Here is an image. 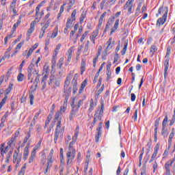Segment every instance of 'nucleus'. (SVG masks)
<instances>
[{"label": "nucleus", "instance_id": "49530a36", "mask_svg": "<svg viewBox=\"0 0 175 175\" xmlns=\"http://www.w3.org/2000/svg\"><path fill=\"white\" fill-rule=\"evenodd\" d=\"M72 25H73V21H72V19L68 18V19L67 20L66 23V27L67 28H70V27H72Z\"/></svg>", "mask_w": 175, "mask_h": 175}, {"label": "nucleus", "instance_id": "774afa93", "mask_svg": "<svg viewBox=\"0 0 175 175\" xmlns=\"http://www.w3.org/2000/svg\"><path fill=\"white\" fill-rule=\"evenodd\" d=\"M114 43V42L113 43H110V42H107V46L106 48L107 50L109 51L111 50V49H113V44Z\"/></svg>", "mask_w": 175, "mask_h": 175}, {"label": "nucleus", "instance_id": "c756f323", "mask_svg": "<svg viewBox=\"0 0 175 175\" xmlns=\"http://www.w3.org/2000/svg\"><path fill=\"white\" fill-rule=\"evenodd\" d=\"M36 77L34 80L33 84H35V88H38V84H39V83H40V75L38 74L37 75H36Z\"/></svg>", "mask_w": 175, "mask_h": 175}, {"label": "nucleus", "instance_id": "b1692460", "mask_svg": "<svg viewBox=\"0 0 175 175\" xmlns=\"http://www.w3.org/2000/svg\"><path fill=\"white\" fill-rule=\"evenodd\" d=\"M85 60L84 59H83L81 60V67H80V69H81V75H83V73H84V72H85Z\"/></svg>", "mask_w": 175, "mask_h": 175}, {"label": "nucleus", "instance_id": "1a4fd4ad", "mask_svg": "<svg viewBox=\"0 0 175 175\" xmlns=\"http://www.w3.org/2000/svg\"><path fill=\"white\" fill-rule=\"evenodd\" d=\"M102 122L98 123V127L96 130V135H95V142L96 143H99V139L102 137Z\"/></svg>", "mask_w": 175, "mask_h": 175}, {"label": "nucleus", "instance_id": "864d4df0", "mask_svg": "<svg viewBox=\"0 0 175 175\" xmlns=\"http://www.w3.org/2000/svg\"><path fill=\"white\" fill-rule=\"evenodd\" d=\"M77 11L76 10H74L71 14V21H75L76 20V13Z\"/></svg>", "mask_w": 175, "mask_h": 175}, {"label": "nucleus", "instance_id": "79ce46f5", "mask_svg": "<svg viewBox=\"0 0 175 175\" xmlns=\"http://www.w3.org/2000/svg\"><path fill=\"white\" fill-rule=\"evenodd\" d=\"M55 81V76L54 75L51 76L48 81L49 85H51V84H53V83H54Z\"/></svg>", "mask_w": 175, "mask_h": 175}, {"label": "nucleus", "instance_id": "aec40b11", "mask_svg": "<svg viewBox=\"0 0 175 175\" xmlns=\"http://www.w3.org/2000/svg\"><path fill=\"white\" fill-rule=\"evenodd\" d=\"M119 24H120V19H117L114 23L113 27L111 30V33H110L111 35H113V33H114V32H116V31L118 29Z\"/></svg>", "mask_w": 175, "mask_h": 175}, {"label": "nucleus", "instance_id": "393cba45", "mask_svg": "<svg viewBox=\"0 0 175 175\" xmlns=\"http://www.w3.org/2000/svg\"><path fill=\"white\" fill-rule=\"evenodd\" d=\"M51 23V20L49 19L46 21V23L41 28L42 32H46V29L50 27V24Z\"/></svg>", "mask_w": 175, "mask_h": 175}, {"label": "nucleus", "instance_id": "2eb2a0df", "mask_svg": "<svg viewBox=\"0 0 175 175\" xmlns=\"http://www.w3.org/2000/svg\"><path fill=\"white\" fill-rule=\"evenodd\" d=\"M36 158V149H33L31 151V155L29 158V163H32L33 161H35V159Z\"/></svg>", "mask_w": 175, "mask_h": 175}, {"label": "nucleus", "instance_id": "4be33fe9", "mask_svg": "<svg viewBox=\"0 0 175 175\" xmlns=\"http://www.w3.org/2000/svg\"><path fill=\"white\" fill-rule=\"evenodd\" d=\"M99 27L97 26V29H95L90 36V39H96V36L99 35Z\"/></svg>", "mask_w": 175, "mask_h": 175}, {"label": "nucleus", "instance_id": "72a5a7b5", "mask_svg": "<svg viewBox=\"0 0 175 175\" xmlns=\"http://www.w3.org/2000/svg\"><path fill=\"white\" fill-rule=\"evenodd\" d=\"M6 100H8V95H6L0 102V111L2 109V107H3V105L6 103Z\"/></svg>", "mask_w": 175, "mask_h": 175}, {"label": "nucleus", "instance_id": "423d86ee", "mask_svg": "<svg viewBox=\"0 0 175 175\" xmlns=\"http://www.w3.org/2000/svg\"><path fill=\"white\" fill-rule=\"evenodd\" d=\"M79 133H80V126H77V127L75 129L74 136L72 137V141L69 144L68 150H70V148H75L73 147V145L75 144V142L77 141V137L79 136Z\"/></svg>", "mask_w": 175, "mask_h": 175}, {"label": "nucleus", "instance_id": "603ef678", "mask_svg": "<svg viewBox=\"0 0 175 175\" xmlns=\"http://www.w3.org/2000/svg\"><path fill=\"white\" fill-rule=\"evenodd\" d=\"M63 95H64V96H65L64 104V105H68V100H69V95L70 94H66V93H64Z\"/></svg>", "mask_w": 175, "mask_h": 175}, {"label": "nucleus", "instance_id": "c03bdc74", "mask_svg": "<svg viewBox=\"0 0 175 175\" xmlns=\"http://www.w3.org/2000/svg\"><path fill=\"white\" fill-rule=\"evenodd\" d=\"M104 110H105V105L103 104V102H101V107H100L98 116H100L101 117H103Z\"/></svg>", "mask_w": 175, "mask_h": 175}, {"label": "nucleus", "instance_id": "5701e85b", "mask_svg": "<svg viewBox=\"0 0 175 175\" xmlns=\"http://www.w3.org/2000/svg\"><path fill=\"white\" fill-rule=\"evenodd\" d=\"M72 53H73V49L72 48H70L68 50V52H67V55H68L67 61H68V62H70V61H72V57H73Z\"/></svg>", "mask_w": 175, "mask_h": 175}, {"label": "nucleus", "instance_id": "13d9d810", "mask_svg": "<svg viewBox=\"0 0 175 175\" xmlns=\"http://www.w3.org/2000/svg\"><path fill=\"white\" fill-rule=\"evenodd\" d=\"M42 113V110H39L34 116L33 118V122L35 123V121H36V119L39 117V116H40V113Z\"/></svg>", "mask_w": 175, "mask_h": 175}, {"label": "nucleus", "instance_id": "052dcab7", "mask_svg": "<svg viewBox=\"0 0 175 175\" xmlns=\"http://www.w3.org/2000/svg\"><path fill=\"white\" fill-rule=\"evenodd\" d=\"M132 2H133V1L132 0H128L126 3V5L124 7V9H126L129 6H131V5H132Z\"/></svg>", "mask_w": 175, "mask_h": 175}, {"label": "nucleus", "instance_id": "c9c22d12", "mask_svg": "<svg viewBox=\"0 0 175 175\" xmlns=\"http://www.w3.org/2000/svg\"><path fill=\"white\" fill-rule=\"evenodd\" d=\"M161 147V144L158 142L156 146H154V150L153 154L158 155V151H159V148Z\"/></svg>", "mask_w": 175, "mask_h": 175}, {"label": "nucleus", "instance_id": "dca6fc26", "mask_svg": "<svg viewBox=\"0 0 175 175\" xmlns=\"http://www.w3.org/2000/svg\"><path fill=\"white\" fill-rule=\"evenodd\" d=\"M20 153V146H18L16 150H14V154H13V163H16L17 162V159L18 158V154Z\"/></svg>", "mask_w": 175, "mask_h": 175}, {"label": "nucleus", "instance_id": "ddd939ff", "mask_svg": "<svg viewBox=\"0 0 175 175\" xmlns=\"http://www.w3.org/2000/svg\"><path fill=\"white\" fill-rule=\"evenodd\" d=\"M167 58L165 59V64H164V79H166L167 77V70L169 69V60L170 59V57H165Z\"/></svg>", "mask_w": 175, "mask_h": 175}, {"label": "nucleus", "instance_id": "0eeeda50", "mask_svg": "<svg viewBox=\"0 0 175 175\" xmlns=\"http://www.w3.org/2000/svg\"><path fill=\"white\" fill-rule=\"evenodd\" d=\"M175 162V158H172V159H170L167 161V162L165 163L164 167L166 170V173L163 175H170V167L173 166V163Z\"/></svg>", "mask_w": 175, "mask_h": 175}, {"label": "nucleus", "instance_id": "338daca9", "mask_svg": "<svg viewBox=\"0 0 175 175\" xmlns=\"http://www.w3.org/2000/svg\"><path fill=\"white\" fill-rule=\"evenodd\" d=\"M98 77H99V71L97 72L94 76V80H93V83L94 84H95V83H96V81H98Z\"/></svg>", "mask_w": 175, "mask_h": 175}, {"label": "nucleus", "instance_id": "5fc2aeb1", "mask_svg": "<svg viewBox=\"0 0 175 175\" xmlns=\"http://www.w3.org/2000/svg\"><path fill=\"white\" fill-rule=\"evenodd\" d=\"M157 51H158V47H157V46L155 45H152L150 47V53H152L154 54V53H157Z\"/></svg>", "mask_w": 175, "mask_h": 175}, {"label": "nucleus", "instance_id": "f704fd0d", "mask_svg": "<svg viewBox=\"0 0 175 175\" xmlns=\"http://www.w3.org/2000/svg\"><path fill=\"white\" fill-rule=\"evenodd\" d=\"M126 49H128V40L124 41V46L122 51V55H125V53H126Z\"/></svg>", "mask_w": 175, "mask_h": 175}, {"label": "nucleus", "instance_id": "cd10ccee", "mask_svg": "<svg viewBox=\"0 0 175 175\" xmlns=\"http://www.w3.org/2000/svg\"><path fill=\"white\" fill-rule=\"evenodd\" d=\"M58 36V27L56 26L53 30V32L52 33V35L51 36V39H55L57 36Z\"/></svg>", "mask_w": 175, "mask_h": 175}, {"label": "nucleus", "instance_id": "c85d7f7f", "mask_svg": "<svg viewBox=\"0 0 175 175\" xmlns=\"http://www.w3.org/2000/svg\"><path fill=\"white\" fill-rule=\"evenodd\" d=\"M89 50H90V41L88 40L84 47L83 54H89V52H88Z\"/></svg>", "mask_w": 175, "mask_h": 175}, {"label": "nucleus", "instance_id": "ea45409f", "mask_svg": "<svg viewBox=\"0 0 175 175\" xmlns=\"http://www.w3.org/2000/svg\"><path fill=\"white\" fill-rule=\"evenodd\" d=\"M62 46V44H58L56 46V48L55 49V55H53V57H57V55H58V52L59 51V49H61Z\"/></svg>", "mask_w": 175, "mask_h": 175}, {"label": "nucleus", "instance_id": "9d476101", "mask_svg": "<svg viewBox=\"0 0 175 175\" xmlns=\"http://www.w3.org/2000/svg\"><path fill=\"white\" fill-rule=\"evenodd\" d=\"M10 146H7L5 148V143H2L0 144V154L3 158L5 157V154H8V152L9 151V148H10Z\"/></svg>", "mask_w": 175, "mask_h": 175}, {"label": "nucleus", "instance_id": "20e7f679", "mask_svg": "<svg viewBox=\"0 0 175 175\" xmlns=\"http://www.w3.org/2000/svg\"><path fill=\"white\" fill-rule=\"evenodd\" d=\"M67 166L72 165L75 158H76V149L75 148H70L66 152Z\"/></svg>", "mask_w": 175, "mask_h": 175}, {"label": "nucleus", "instance_id": "f3484780", "mask_svg": "<svg viewBox=\"0 0 175 175\" xmlns=\"http://www.w3.org/2000/svg\"><path fill=\"white\" fill-rule=\"evenodd\" d=\"M107 14V12H105L103 14H102L100 16V18L98 20V29H100V27H102V24H103V18H105V16Z\"/></svg>", "mask_w": 175, "mask_h": 175}, {"label": "nucleus", "instance_id": "9b49d317", "mask_svg": "<svg viewBox=\"0 0 175 175\" xmlns=\"http://www.w3.org/2000/svg\"><path fill=\"white\" fill-rule=\"evenodd\" d=\"M107 0H103L101 1L100 4V8L101 10H103L105 6H107V5H109V3H111V5H114V3H116L117 0H111L110 1H107Z\"/></svg>", "mask_w": 175, "mask_h": 175}, {"label": "nucleus", "instance_id": "f257e3e1", "mask_svg": "<svg viewBox=\"0 0 175 175\" xmlns=\"http://www.w3.org/2000/svg\"><path fill=\"white\" fill-rule=\"evenodd\" d=\"M65 132V128L61 126V121L59 120L57 123L56 128L54 133V143L57 144V142H62L64 139V133Z\"/></svg>", "mask_w": 175, "mask_h": 175}, {"label": "nucleus", "instance_id": "37998d69", "mask_svg": "<svg viewBox=\"0 0 175 175\" xmlns=\"http://www.w3.org/2000/svg\"><path fill=\"white\" fill-rule=\"evenodd\" d=\"M52 118H53V115L51 113H50L48 116L46 120L45 121V126H47V125H49V124H50V121H51Z\"/></svg>", "mask_w": 175, "mask_h": 175}, {"label": "nucleus", "instance_id": "0e129e2a", "mask_svg": "<svg viewBox=\"0 0 175 175\" xmlns=\"http://www.w3.org/2000/svg\"><path fill=\"white\" fill-rule=\"evenodd\" d=\"M29 99H30V105H33V100L35 99V96L32 94H29Z\"/></svg>", "mask_w": 175, "mask_h": 175}, {"label": "nucleus", "instance_id": "4c0bfd02", "mask_svg": "<svg viewBox=\"0 0 175 175\" xmlns=\"http://www.w3.org/2000/svg\"><path fill=\"white\" fill-rule=\"evenodd\" d=\"M62 65H64V57H61L57 62V68L61 69L62 68Z\"/></svg>", "mask_w": 175, "mask_h": 175}, {"label": "nucleus", "instance_id": "2f4dec72", "mask_svg": "<svg viewBox=\"0 0 175 175\" xmlns=\"http://www.w3.org/2000/svg\"><path fill=\"white\" fill-rule=\"evenodd\" d=\"M161 135L162 136H164V137H167V135H169V132L167 131V129H166V127H162Z\"/></svg>", "mask_w": 175, "mask_h": 175}, {"label": "nucleus", "instance_id": "3c124183", "mask_svg": "<svg viewBox=\"0 0 175 175\" xmlns=\"http://www.w3.org/2000/svg\"><path fill=\"white\" fill-rule=\"evenodd\" d=\"M29 137H31V133L29 132L23 139V144H25L28 142V140H29Z\"/></svg>", "mask_w": 175, "mask_h": 175}, {"label": "nucleus", "instance_id": "f8f14e48", "mask_svg": "<svg viewBox=\"0 0 175 175\" xmlns=\"http://www.w3.org/2000/svg\"><path fill=\"white\" fill-rule=\"evenodd\" d=\"M31 146V143L29 142L24 149V152H23L24 161H27V159L28 158V155L29 154V146Z\"/></svg>", "mask_w": 175, "mask_h": 175}, {"label": "nucleus", "instance_id": "39448f33", "mask_svg": "<svg viewBox=\"0 0 175 175\" xmlns=\"http://www.w3.org/2000/svg\"><path fill=\"white\" fill-rule=\"evenodd\" d=\"M72 77V74H68L66 78L64 85V94H68V95H70L72 92V88H69V84H70Z\"/></svg>", "mask_w": 175, "mask_h": 175}, {"label": "nucleus", "instance_id": "58836bf2", "mask_svg": "<svg viewBox=\"0 0 175 175\" xmlns=\"http://www.w3.org/2000/svg\"><path fill=\"white\" fill-rule=\"evenodd\" d=\"M13 90V83H10L8 88L5 90V95H9V93Z\"/></svg>", "mask_w": 175, "mask_h": 175}, {"label": "nucleus", "instance_id": "6e6552de", "mask_svg": "<svg viewBox=\"0 0 175 175\" xmlns=\"http://www.w3.org/2000/svg\"><path fill=\"white\" fill-rule=\"evenodd\" d=\"M72 109L69 115V120L70 121H73V119L76 116H77V113H79V108L76 107V105H75V103H72L71 105Z\"/></svg>", "mask_w": 175, "mask_h": 175}, {"label": "nucleus", "instance_id": "09e8293b", "mask_svg": "<svg viewBox=\"0 0 175 175\" xmlns=\"http://www.w3.org/2000/svg\"><path fill=\"white\" fill-rule=\"evenodd\" d=\"M95 106V104H94V99H90V108H89V111H92V110H94V107Z\"/></svg>", "mask_w": 175, "mask_h": 175}, {"label": "nucleus", "instance_id": "6e6d98bb", "mask_svg": "<svg viewBox=\"0 0 175 175\" xmlns=\"http://www.w3.org/2000/svg\"><path fill=\"white\" fill-rule=\"evenodd\" d=\"M23 44H24V41L21 42L19 44L16 45L15 50L18 51V50H20L21 47H23Z\"/></svg>", "mask_w": 175, "mask_h": 175}, {"label": "nucleus", "instance_id": "bb28decb", "mask_svg": "<svg viewBox=\"0 0 175 175\" xmlns=\"http://www.w3.org/2000/svg\"><path fill=\"white\" fill-rule=\"evenodd\" d=\"M87 81L88 80L87 79H85L82 83H81V86L79 89V94H81L83 92V90L85 88V87L87 86Z\"/></svg>", "mask_w": 175, "mask_h": 175}, {"label": "nucleus", "instance_id": "8fccbe9b", "mask_svg": "<svg viewBox=\"0 0 175 175\" xmlns=\"http://www.w3.org/2000/svg\"><path fill=\"white\" fill-rule=\"evenodd\" d=\"M67 106H68L67 104H64L63 107H60V110L59 112H60L61 114H62V113H65V111H66Z\"/></svg>", "mask_w": 175, "mask_h": 175}, {"label": "nucleus", "instance_id": "bf43d9fd", "mask_svg": "<svg viewBox=\"0 0 175 175\" xmlns=\"http://www.w3.org/2000/svg\"><path fill=\"white\" fill-rule=\"evenodd\" d=\"M151 146H152V142L151 141H149L146 145V147L148 148V153H149L150 151H151Z\"/></svg>", "mask_w": 175, "mask_h": 175}, {"label": "nucleus", "instance_id": "412c9836", "mask_svg": "<svg viewBox=\"0 0 175 175\" xmlns=\"http://www.w3.org/2000/svg\"><path fill=\"white\" fill-rule=\"evenodd\" d=\"M36 18L33 21V22L35 23V24H38V23H39V21H40V9L38 10V11L37 12V7L36 8Z\"/></svg>", "mask_w": 175, "mask_h": 175}, {"label": "nucleus", "instance_id": "de8ad7c7", "mask_svg": "<svg viewBox=\"0 0 175 175\" xmlns=\"http://www.w3.org/2000/svg\"><path fill=\"white\" fill-rule=\"evenodd\" d=\"M88 33H90V31H86L84 32V33L82 35V36L80 39L81 42H84V39H85V38H87V36L88 35Z\"/></svg>", "mask_w": 175, "mask_h": 175}, {"label": "nucleus", "instance_id": "7ed1b4c3", "mask_svg": "<svg viewBox=\"0 0 175 175\" xmlns=\"http://www.w3.org/2000/svg\"><path fill=\"white\" fill-rule=\"evenodd\" d=\"M32 75H33V76L39 75V68L35 66L33 62L30 63L27 68V80H31L30 83L33 82Z\"/></svg>", "mask_w": 175, "mask_h": 175}, {"label": "nucleus", "instance_id": "a19ab883", "mask_svg": "<svg viewBox=\"0 0 175 175\" xmlns=\"http://www.w3.org/2000/svg\"><path fill=\"white\" fill-rule=\"evenodd\" d=\"M46 161H47V158L46 157V153L43 152L41 155V163L42 165L46 163Z\"/></svg>", "mask_w": 175, "mask_h": 175}, {"label": "nucleus", "instance_id": "4468645a", "mask_svg": "<svg viewBox=\"0 0 175 175\" xmlns=\"http://www.w3.org/2000/svg\"><path fill=\"white\" fill-rule=\"evenodd\" d=\"M98 121H102V116L100 115H98V112H96L94 113V120L92 123V126L90 128L94 127V126L95 125V124H96V122H98Z\"/></svg>", "mask_w": 175, "mask_h": 175}, {"label": "nucleus", "instance_id": "680f3d73", "mask_svg": "<svg viewBox=\"0 0 175 175\" xmlns=\"http://www.w3.org/2000/svg\"><path fill=\"white\" fill-rule=\"evenodd\" d=\"M57 65V61L55 60V57L53 56V58L52 59V66L51 68L54 69Z\"/></svg>", "mask_w": 175, "mask_h": 175}, {"label": "nucleus", "instance_id": "4d7b16f0", "mask_svg": "<svg viewBox=\"0 0 175 175\" xmlns=\"http://www.w3.org/2000/svg\"><path fill=\"white\" fill-rule=\"evenodd\" d=\"M14 140H16V138L12 137L10 140H9L7 143L8 146H10V147H12L13 143H14Z\"/></svg>", "mask_w": 175, "mask_h": 175}, {"label": "nucleus", "instance_id": "7c9ffc66", "mask_svg": "<svg viewBox=\"0 0 175 175\" xmlns=\"http://www.w3.org/2000/svg\"><path fill=\"white\" fill-rule=\"evenodd\" d=\"M167 122H169V118L166 115L162 122V128H166L167 126Z\"/></svg>", "mask_w": 175, "mask_h": 175}, {"label": "nucleus", "instance_id": "473e14b6", "mask_svg": "<svg viewBox=\"0 0 175 175\" xmlns=\"http://www.w3.org/2000/svg\"><path fill=\"white\" fill-rule=\"evenodd\" d=\"M21 24V16H19V18L18 19L17 22L14 23L12 29L13 31H16V29Z\"/></svg>", "mask_w": 175, "mask_h": 175}, {"label": "nucleus", "instance_id": "69168bd1", "mask_svg": "<svg viewBox=\"0 0 175 175\" xmlns=\"http://www.w3.org/2000/svg\"><path fill=\"white\" fill-rule=\"evenodd\" d=\"M44 3H46V1H42L40 4L37 5V12H39V10L43 6V5H44Z\"/></svg>", "mask_w": 175, "mask_h": 175}, {"label": "nucleus", "instance_id": "a211bd4d", "mask_svg": "<svg viewBox=\"0 0 175 175\" xmlns=\"http://www.w3.org/2000/svg\"><path fill=\"white\" fill-rule=\"evenodd\" d=\"M47 79H49V76H47V75H44L41 80L42 90H46V87H47V84L46 83V81H47Z\"/></svg>", "mask_w": 175, "mask_h": 175}, {"label": "nucleus", "instance_id": "e433bc0d", "mask_svg": "<svg viewBox=\"0 0 175 175\" xmlns=\"http://www.w3.org/2000/svg\"><path fill=\"white\" fill-rule=\"evenodd\" d=\"M24 79H25V75L20 72L17 77L18 81H24Z\"/></svg>", "mask_w": 175, "mask_h": 175}, {"label": "nucleus", "instance_id": "6ab92c4d", "mask_svg": "<svg viewBox=\"0 0 175 175\" xmlns=\"http://www.w3.org/2000/svg\"><path fill=\"white\" fill-rule=\"evenodd\" d=\"M36 23H35V22H32L30 25V28L28 29L27 32V36H31V33H32V32H33V31H35V25Z\"/></svg>", "mask_w": 175, "mask_h": 175}, {"label": "nucleus", "instance_id": "a878e982", "mask_svg": "<svg viewBox=\"0 0 175 175\" xmlns=\"http://www.w3.org/2000/svg\"><path fill=\"white\" fill-rule=\"evenodd\" d=\"M111 79V70L110 69V66H107V81H109Z\"/></svg>", "mask_w": 175, "mask_h": 175}, {"label": "nucleus", "instance_id": "f03ea898", "mask_svg": "<svg viewBox=\"0 0 175 175\" xmlns=\"http://www.w3.org/2000/svg\"><path fill=\"white\" fill-rule=\"evenodd\" d=\"M167 7H161L158 13L156 14V17H159L160 14H163L161 18H159L157 21V26L161 27V25H163L165 23H166V20H167Z\"/></svg>", "mask_w": 175, "mask_h": 175}, {"label": "nucleus", "instance_id": "e2e57ef3", "mask_svg": "<svg viewBox=\"0 0 175 175\" xmlns=\"http://www.w3.org/2000/svg\"><path fill=\"white\" fill-rule=\"evenodd\" d=\"M109 50L105 49V51L103 53L102 59L104 61L106 59V57H107V52Z\"/></svg>", "mask_w": 175, "mask_h": 175}, {"label": "nucleus", "instance_id": "a18cd8bd", "mask_svg": "<svg viewBox=\"0 0 175 175\" xmlns=\"http://www.w3.org/2000/svg\"><path fill=\"white\" fill-rule=\"evenodd\" d=\"M172 35L174 36L173 38H171L170 40L171 42V44H174L175 43V27H174L172 30Z\"/></svg>", "mask_w": 175, "mask_h": 175}]
</instances>
